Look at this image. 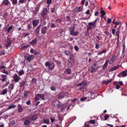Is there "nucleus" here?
Here are the masks:
<instances>
[{"mask_svg": "<svg viewBox=\"0 0 127 127\" xmlns=\"http://www.w3.org/2000/svg\"><path fill=\"white\" fill-rule=\"evenodd\" d=\"M52 2L51 0H47V4H50Z\"/></svg>", "mask_w": 127, "mask_h": 127, "instance_id": "obj_57", "label": "nucleus"}, {"mask_svg": "<svg viewBox=\"0 0 127 127\" xmlns=\"http://www.w3.org/2000/svg\"><path fill=\"white\" fill-rule=\"evenodd\" d=\"M7 89L5 88L2 90V92L0 93V95H4L7 93Z\"/></svg>", "mask_w": 127, "mask_h": 127, "instance_id": "obj_27", "label": "nucleus"}, {"mask_svg": "<svg viewBox=\"0 0 127 127\" xmlns=\"http://www.w3.org/2000/svg\"><path fill=\"white\" fill-rule=\"evenodd\" d=\"M64 53L67 56H69L70 55L69 58H71V56H73L72 55H71L70 52L67 50H65L64 51Z\"/></svg>", "mask_w": 127, "mask_h": 127, "instance_id": "obj_23", "label": "nucleus"}, {"mask_svg": "<svg viewBox=\"0 0 127 127\" xmlns=\"http://www.w3.org/2000/svg\"><path fill=\"white\" fill-rule=\"evenodd\" d=\"M44 123L45 124H48L49 123V121L48 119H43Z\"/></svg>", "mask_w": 127, "mask_h": 127, "instance_id": "obj_41", "label": "nucleus"}, {"mask_svg": "<svg viewBox=\"0 0 127 127\" xmlns=\"http://www.w3.org/2000/svg\"><path fill=\"white\" fill-rule=\"evenodd\" d=\"M26 0H19V3L22 4L26 2Z\"/></svg>", "mask_w": 127, "mask_h": 127, "instance_id": "obj_44", "label": "nucleus"}, {"mask_svg": "<svg viewBox=\"0 0 127 127\" xmlns=\"http://www.w3.org/2000/svg\"><path fill=\"white\" fill-rule=\"evenodd\" d=\"M64 93H61L59 94L57 96V98L59 99H61L64 98Z\"/></svg>", "mask_w": 127, "mask_h": 127, "instance_id": "obj_17", "label": "nucleus"}, {"mask_svg": "<svg viewBox=\"0 0 127 127\" xmlns=\"http://www.w3.org/2000/svg\"><path fill=\"white\" fill-rule=\"evenodd\" d=\"M0 72L7 75H8L9 74V73L8 72V71L7 70H5V68L2 70H1V71H0Z\"/></svg>", "mask_w": 127, "mask_h": 127, "instance_id": "obj_34", "label": "nucleus"}, {"mask_svg": "<svg viewBox=\"0 0 127 127\" xmlns=\"http://www.w3.org/2000/svg\"><path fill=\"white\" fill-rule=\"evenodd\" d=\"M83 7H77L75 8V10L76 12H78L81 11Z\"/></svg>", "mask_w": 127, "mask_h": 127, "instance_id": "obj_26", "label": "nucleus"}, {"mask_svg": "<svg viewBox=\"0 0 127 127\" xmlns=\"http://www.w3.org/2000/svg\"><path fill=\"white\" fill-rule=\"evenodd\" d=\"M112 80V79H111L110 80H108L107 81H104V83H105L106 85H108L109 83H111Z\"/></svg>", "mask_w": 127, "mask_h": 127, "instance_id": "obj_28", "label": "nucleus"}, {"mask_svg": "<svg viewBox=\"0 0 127 127\" xmlns=\"http://www.w3.org/2000/svg\"><path fill=\"white\" fill-rule=\"evenodd\" d=\"M89 123H92L94 125L95 123V121L94 120H90L89 121Z\"/></svg>", "mask_w": 127, "mask_h": 127, "instance_id": "obj_50", "label": "nucleus"}, {"mask_svg": "<svg viewBox=\"0 0 127 127\" xmlns=\"http://www.w3.org/2000/svg\"><path fill=\"white\" fill-rule=\"evenodd\" d=\"M10 3L9 1L8 0H4L2 2V3L5 5H8Z\"/></svg>", "mask_w": 127, "mask_h": 127, "instance_id": "obj_24", "label": "nucleus"}, {"mask_svg": "<svg viewBox=\"0 0 127 127\" xmlns=\"http://www.w3.org/2000/svg\"><path fill=\"white\" fill-rule=\"evenodd\" d=\"M41 25L40 24L39 26H37L35 29V33L38 35L40 31V29L41 26Z\"/></svg>", "mask_w": 127, "mask_h": 127, "instance_id": "obj_18", "label": "nucleus"}, {"mask_svg": "<svg viewBox=\"0 0 127 127\" xmlns=\"http://www.w3.org/2000/svg\"><path fill=\"white\" fill-rule=\"evenodd\" d=\"M111 19H108L107 21V24L110 23L111 22Z\"/></svg>", "mask_w": 127, "mask_h": 127, "instance_id": "obj_60", "label": "nucleus"}, {"mask_svg": "<svg viewBox=\"0 0 127 127\" xmlns=\"http://www.w3.org/2000/svg\"><path fill=\"white\" fill-rule=\"evenodd\" d=\"M45 65L46 67L48 66L49 69L51 70L53 69L55 66L54 64L53 63H49L48 62H46L45 64Z\"/></svg>", "mask_w": 127, "mask_h": 127, "instance_id": "obj_4", "label": "nucleus"}, {"mask_svg": "<svg viewBox=\"0 0 127 127\" xmlns=\"http://www.w3.org/2000/svg\"><path fill=\"white\" fill-rule=\"evenodd\" d=\"M5 67L3 65L0 66V71L1 70H2V69H3L5 68Z\"/></svg>", "mask_w": 127, "mask_h": 127, "instance_id": "obj_54", "label": "nucleus"}, {"mask_svg": "<svg viewBox=\"0 0 127 127\" xmlns=\"http://www.w3.org/2000/svg\"><path fill=\"white\" fill-rule=\"evenodd\" d=\"M108 62L109 61L108 60L106 61L104 65L102 66V69H105L106 68L108 63Z\"/></svg>", "mask_w": 127, "mask_h": 127, "instance_id": "obj_21", "label": "nucleus"}, {"mask_svg": "<svg viewBox=\"0 0 127 127\" xmlns=\"http://www.w3.org/2000/svg\"><path fill=\"white\" fill-rule=\"evenodd\" d=\"M87 99V97H84L81 98L80 100V101H84L85 100H86Z\"/></svg>", "mask_w": 127, "mask_h": 127, "instance_id": "obj_48", "label": "nucleus"}, {"mask_svg": "<svg viewBox=\"0 0 127 127\" xmlns=\"http://www.w3.org/2000/svg\"><path fill=\"white\" fill-rule=\"evenodd\" d=\"M70 34L72 35L76 36L78 34V32L77 31H73Z\"/></svg>", "mask_w": 127, "mask_h": 127, "instance_id": "obj_30", "label": "nucleus"}, {"mask_svg": "<svg viewBox=\"0 0 127 127\" xmlns=\"http://www.w3.org/2000/svg\"><path fill=\"white\" fill-rule=\"evenodd\" d=\"M56 11V9L54 8H51V12L52 13H53L54 12Z\"/></svg>", "mask_w": 127, "mask_h": 127, "instance_id": "obj_52", "label": "nucleus"}, {"mask_svg": "<svg viewBox=\"0 0 127 127\" xmlns=\"http://www.w3.org/2000/svg\"><path fill=\"white\" fill-rule=\"evenodd\" d=\"M51 27L52 28H55L56 27V26L54 23H51Z\"/></svg>", "mask_w": 127, "mask_h": 127, "instance_id": "obj_53", "label": "nucleus"}, {"mask_svg": "<svg viewBox=\"0 0 127 127\" xmlns=\"http://www.w3.org/2000/svg\"><path fill=\"white\" fill-rule=\"evenodd\" d=\"M115 31L116 30L115 29H113L112 30V33L113 35L115 34Z\"/></svg>", "mask_w": 127, "mask_h": 127, "instance_id": "obj_59", "label": "nucleus"}, {"mask_svg": "<svg viewBox=\"0 0 127 127\" xmlns=\"http://www.w3.org/2000/svg\"><path fill=\"white\" fill-rule=\"evenodd\" d=\"M39 97L41 98V99L43 100H44L46 99L45 95L44 94H37L35 97V100L36 101L38 100H39Z\"/></svg>", "mask_w": 127, "mask_h": 127, "instance_id": "obj_3", "label": "nucleus"}, {"mask_svg": "<svg viewBox=\"0 0 127 127\" xmlns=\"http://www.w3.org/2000/svg\"><path fill=\"white\" fill-rule=\"evenodd\" d=\"M119 66H115L111 68L110 69L111 71H114L117 68H118Z\"/></svg>", "mask_w": 127, "mask_h": 127, "instance_id": "obj_31", "label": "nucleus"}, {"mask_svg": "<svg viewBox=\"0 0 127 127\" xmlns=\"http://www.w3.org/2000/svg\"><path fill=\"white\" fill-rule=\"evenodd\" d=\"M98 68V65L97 64L94 63L91 66L90 68V72L91 73L93 72L95 70Z\"/></svg>", "mask_w": 127, "mask_h": 127, "instance_id": "obj_9", "label": "nucleus"}, {"mask_svg": "<svg viewBox=\"0 0 127 127\" xmlns=\"http://www.w3.org/2000/svg\"><path fill=\"white\" fill-rule=\"evenodd\" d=\"M88 24L89 26H91V27L92 28V29H94L95 27L96 24L92 22H89Z\"/></svg>", "mask_w": 127, "mask_h": 127, "instance_id": "obj_20", "label": "nucleus"}, {"mask_svg": "<svg viewBox=\"0 0 127 127\" xmlns=\"http://www.w3.org/2000/svg\"><path fill=\"white\" fill-rule=\"evenodd\" d=\"M34 54L35 56L37 58H39L41 56V55L39 52H35Z\"/></svg>", "mask_w": 127, "mask_h": 127, "instance_id": "obj_29", "label": "nucleus"}, {"mask_svg": "<svg viewBox=\"0 0 127 127\" xmlns=\"http://www.w3.org/2000/svg\"><path fill=\"white\" fill-rule=\"evenodd\" d=\"M29 46H30L29 45H26L24 46H23L22 47V49H25L28 47H29Z\"/></svg>", "mask_w": 127, "mask_h": 127, "instance_id": "obj_55", "label": "nucleus"}, {"mask_svg": "<svg viewBox=\"0 0 127 127\" xmlns=\"http://www.w3.org/2000/svg\"><path fill=\"white\" fill-rule=\"evenodd\" d=\"M120 26L117 29L116 34L117 36H118L119 35V33Z\"/></svg>", "mask_w": 127, "mask_h": 127, "instance_id": "obj_36", "label": "nucleus"}, {"mask_svg": "<svg viewBox=\"0 0 127 127\" xmlns=\"http://www.w3.org/2000/svg\"><path fill=\"white\" fill-rule=\"evenodd\" d=\"M75 29V27H72L69 28V30L70 31V34L73 31H74Z\"/></svg>", "mask_w": 127, "mask_h": 127, "instance_id": "obj_38", "label": "nucleus"}, {"mask_svg": "<svg viewBox=\"0 0 127 127\" xmlns=\"http://www.w3.org/2000/svg\"><path fill=\"white\" fill-rule=\"evenodd\" d=\"M117 56L115 55H113L110 60L109 63L110 64H113Z\"/></svg>", "mask_w": 127, "mask_h": 127, "instance_id": "obj_16", "label": "nucleus"}, {"mask_svg": "<svg viewBox=\"0 0 127 127\" xmlns=\"http://www.w3.org/2000/svg\"><path fill=\"white\" fill-rule=\"evenodd\" d=\"M66 18L67 20L68 21H70L71 20V18H70V16H66Z\"/></svg>", "mask_w": 127, "mask_h": 127, "instance_id": "obj_58", "label": "nucleus"}, {"mask_svg": "<svg viewBox=\"0 0 127 127\" xmlns=\"http://www.w3.org/2000/svg\"><path fill=\"white\" fill-rule=\"evenodd\" d=\"M18 108V112H20L22 111L23 110V108L22 105L19 104L17 106Z\"/></svg>", "mask_w": 127, "mask_h": 127, "instance_id": "obj_22", "label": "nucleus"}, {"mask_svg": "<svg viewBox=\"0 0 127 127\" xmlns=\"http://www.w3.org/2000/svg\"><path fill=\"white\" fill-rule=\"evenodd\" d=\"M13 78L15 82H18L19 81L21 80L22 78L19 76H18L16 74H15L13 76Z\"/></svg>", "mask_w": 127, "mask_h": 127, "instance_id": "obj_10", "label": "nucleus"}, {"mask_svg": "<svg viewBox=\"0 0 127 127\" xmlns=\"http://www.w3.org/2000/svg\"><path fill=\"white\" fill-rule=\"evenodd\" d=\"M16 107V106L14 105H11L9 106L8 108V109H11L13 108H15Z\"/></svg>", "mask_w": 127, "mask_h": 127, "instance_id": "obj_37", "label": "nucleus"}, {"mask_svg": "<svg viewBox=\"0 0 127 127\" xmlns=\"http://www.w3.org/2000/svg\"><path fill=\"white\" fill-rule=\"evenodd\" d=\"M0 76L2 78L1 80L2 82H4L6 80L7 76L6 75L2 74L0 75Z\"/></svg>", "mask_w": 127, "mask_h": 127, "instance_id": "obj_19", "label": "nucleus"}, {"mask_svg": "<svg viewBox=\"0 0 127 127\" xmlns=\"http://www.w3.org/2000/svg\"><path fill=\"white\" fill-rule=\"evenodd\" d=\"M11 41L10 39L9 38L7 39L5 42V46L7 47H8L10 46L11 45Z\"/></svg>", "mask_w": 127, "mask_h": 127, "instance_id": "obj_15", "label": "nucleus"}, {"mask_svg": "<svg viewBox=\"0 0 127 127\" xmlns=\"http://www.w3.org/2000/svg\"><path fill=\"white\" fill-rule=\"evenodd\" d=\"M74 61V60L72 58H69L68 64V66L69 67H71L73 66Z\"/></svg>", "mask_w": 127, "mask_h": 127, "instance_id": "obj_7", "label": "nucleus"}, {"mask_svg": "<svg viewBox=\"0 0 127 127\" xmlns=\"http://www.w3.org/2000/svg\"><path fill=\"white\" fill-rule=\"evenodd\" d=\"M8 88L10 90H12L13 89L14 86L12 84H11L9 85Z\"/></svg>", "mask_w": 127, "mask_h": 127, "instance_id": "obj_42", "label": "nucleus"}, {"mask_svg": "<svg viewBox=\"0 0 127 127\" xmlns=\"http://www.w3.org/2000/svg\"><path fill=\"white\" fill-rule=\"evenodd\" d=\"M37 40L35 38L34 40L30 42V44L32 45H35L37 43Z\"/></svg>", "mask_w": 127, "mask_h": 127, "instance_id": "obj_25", "label": "nucleus"}, {"mask_svg": "<svg viewBox=\"0 0 127 127\" xmlns=\"http://www.w3.org/2000/svg\"><path fill=\"white\" fill-rule=\"evenodd\" d=\"M12 2V4L13 5H15L17 4V0H10Z\"/></svg>", "mask_w": 127, "mask_h": 127, "instance_id": "obj_35", "label": "nucleus"}, {"mask_svg": "<svg viewBox=\"0 0 127 127\" xmlns=\"http://www.w3.org/2000/svg\"><path fill=\"white\" fill-rule=\"evenodd\" d=\"M30 52L31 53H34V52H35L34 51V50L32 49H31L30 51Z\"/></svg>", "mask_w": 127, "mask_h": 127, "instance_id": "obj_61", "label": "nucleus"}, {"mask_svg": "<svg viewBox=\"0 0 127 127\" xmlns=\"http://www.w3.org/2000/svg\"><path fill=\"white\" fill-rule=\"evenodd\" d=\"M28 29L27 30H29L32 28L31 23L28 24H27Z\"/></svg>", "mask_w": 127, "mask_h": 127, "instance_id": "obj_39", "label": "nucleus"}, {"mask_svg": "<svg viewBox=\"0 0 127 127\" xmlns=\"http://www.w3.org/2000/svg\"><path fill=\"white\" fill-rule=\"evenodd\" d=\"M25 57L26 60L29 62H30L34 58V56L33 55H30L27 53L25 54Z\"/></svg>", "mask_w": 127, "mask_h": 127, "instance_id": "obj_8", "label": "nucleus"}, {"mask_svg": "<svg viewBox=\"0 0 127 127\" xmlns=\"http://www.w3.org/2000/svg\"><path fill=\"white\" fill-rule=\"evenodd\" d=\"M18 67H17L16 68V70L17 73L18 74L19 76H21L23 75L25 73L23 69L20 70L19 71L18 70Z\"/></svg>", "mask_w": 127, "mask_h": 127, "instance_id": "obj_14", "label": "nucleus"}, {"mask_svg": "<svg viewBox=\"0 0 127 127\" xmlns=\"http://www.w3.org/2000/svg\"><path fill=\"white\" fill-rule=\"evenodd\" d=\"M13 28V26H10L9 28H8L7 30V32L9 33V32Z\"/></svg>", "mask_w": 127, "mask_h": 127, "instance_id": "obj_45", "label": "nucleus"}, {"mask_svg": "<svg viewBox=\"0 0 127 127\" xmlns=\"http://www.w3.org/2000/svg\"><path fill=\"white\" fill-rule=\"evenodd\" d=\"M39 21V19H34L32 21V24L33 27H36L38 25Z\"/></svg>", "mask_w": 127, "mask_h": 127, "instance_id": "obj_13", "label": "nucleus"}, {"mask_svg": "<svg viewBox=\"0 0 127 127\" xmlns=\"http://www.w3.org/2000/svg\"><path fill=\"white\" fill-rule=\"evenodd\" d=\"M85 13L87 15L89 14H90V10H87Z\"/></svg>", "mask_w": 127, "mask_h": 127, "instance_id": "obj_62", "label": "nucleus"}, {"mask_svg": "<svg viewBox=\"0 0 127 127\" xmlns=\"http://www.w3.org/2000/svg\"><path fill=\"white\" fill-rule=\"evenodd\" d=\"M56 21L57 23H60L61 22V20L60 19H58L56 20Z\"/></svg>", "mask_w": 127, "mask_h": 127, "instance_id": "obj_63", "label": "nucleus"}, {"mask_svg": "<svg viewBox=\"0 0 127 127\" xmlns=\"http://www.w3.org/2000/svg\"><path fill=\"white\" fill-rule=\"evenodd\" d=\"M109 117V116L108 115L105 114V116L104 117V120H107L108 119Z\"/></svg>", "mask_w": 127, "mask_h": 127, "instance_id": "obj_51", "label": "nucleus"}, {"mask_svg": "<svg viewBox=\"0 0 127 127\" xmlns=\"http://www.w3.org/2000/svg\"><path fill=\"white\" fill-rule=\"evenodd\" d=\"M61 111H63L66 108V107L64 105H62L61 106Z\"/></svg>", "mask_w": 127, "mask_h": 127, "instance_id": "obj_46", "label": "nucleus"}, {"mask_svg": "<svg viewBox=\"0 0 127 127\" xmlns=\"http://www.w3.org/2000/svg\"><path fill=\"white\" fill-rule=\"evenodd\" d=\"M100 13L101 14V15H100V17H101L104 16L105 14V11L102 10L100 11Z\"/></svg>", "mask_w": 127, "mask_h": 127, "instance_id": "obj_32", "label": "nucleus"}, {"mask_svg": "<svg viewBox=\"0 0 127 127\" xmlns=\"http://www.w3.org/2000/svg\"><path fill=\"white\" fill-rule=\"evenodd\" d=\"M48 28L47 26H42L41 29V33L42 34H45L47 32Z\"/></svg>", "mask_w": 127, "mask_h": 127, "instance_id": "obj_12", "label": "nucleus"}, {"mask_svg": "<svg viewBox=\"0 0 127 127\" xmlns=\"http://www.w3.org/2000/svg\"><path fill=\"white\" fill-rule=\"evenodd\" d=\"M29 93V92L28 91H25V92L24 94V96L25 97L27 96L28 95V93Z\"/></svg>", "mask_w": 127, "mask_h": 127, "instance_id": "obj_40", "label": "nucleus"}, {"mask_svg": "<svg viewBox=\"0 0 127 127\" xmlns=\"http://www.w3.org/2000/svg\"><path fill=\"white\" fill-rule=\"evenodd\" d=\"M127 76V70L122 71L118 75V76L119 77H124Z\"/></svg>", "mask_w": 127, "mask_h": 127, "instance_id": "obj_11", "label": "nucleus"}, {"mask_svg": "<svg viewBox=\"0 0 127 127\" xmlns=\"http://www.w3.org/2000/svg\"><path fill=\"white\" fill-rule=\"evenodd\" d=\"M36 119L35 116L33 115L29 116L24 118V120L25 121L24 124L25 125H28L30 124L32 121H34Z\"/></svg>", "mask_w": 127, "mask_h": 127, "instance_id": "obj_1", "label": "nucleus"}, {"mask_svg": "<svg viewBox=\"0 0 127 127\" xmlns=\"http://www.w3.org/2000/svg\"><path fill=\"white\" fill-rule=\"evenodd\" d=\"M52 104L53 107L59 108L60 106V103L59 101L56 100L53 102Z\"/></svg>", "mask_w": 127, "mask_h": 127, "instance_id": "obj_6", "label": "nucleus"}, {"mask_svg": "<svg viewBox=\"0 0 127 127\" xmlns=\"http://www.w3.org/2000/svg\"><path fill=\"white\" fill-rule=\"evenodd\" d=\"M46 24V21L44 20L43 22H42V24L43 25H45Z\"/></svg>", "mask_w": 127, "mask_h": 127, "instance_id": "obj_64", "label": "nucleus"}, {"mask_svg": "<svg viewBox=\"0 0 127 127\" xmlns=\"http://www.w3.org/2000/svg\"><path fill=\"white\" fill-rule=\"evenodd\" d=\"M57 88L54 86H52L50 87V89L52 91H55Z\"/></svg>", "mask_w": 127, "mask_h": 127, "instance_id": "obj_43", "label": "nucleus"}, {"mask_svg": "<svg viewBox=\"0 0 127 127\" xmlns=\"http://www.w3.org/2000/svg\"><path fill=\"white\" fill-rule=\"evenodd\" d=\"M42 2H43L42 1L37 3L36 5V6L35 8V9L33 11V12L34 15H36L37 14V12L39 11L41 6V5L42 4Z\"/></svg>", "mask_w": 127, "mask_h": 127, "instance_id": "obj_2", "label": "nucleus"}, {"mask_svg": "<svg viewBox=\"0 0 127 127\" xmlns=\"http://www.w3.org/2000/svg\"><path fill=\"white\" fill-rule=\"evenodd\" d=\"M93 29L92 28L91 26H87V31H88V32L89 30L91 29Z\"/></svg>", "mask_w": 127, "mask_h": 127, "instance_id": "obj_49", "label": "nucleus"}, {"mask_svg": "<svg viewBox=\"0 0 127 127\" xmlns=\"http://www.w3.org/2000/svg\"><path fill=\"white\" fill-rule=\"evenodd\" d=\"M40 15L43 17L42 19L45 20V16L47 14V9L46 8H44L42 11L40 13Z\"/></svg>", "mask_w": 127, "mask_h": 127, "instance_id": "obj_5", "label": "nucleus"}, {"mask_svg": "<svg viewBox=\"0 0 127 127\" xmlns=\"http://www.w3.org/2000/svg\"><path fill=\"white\" fill-rule=\"evenodd\" d=\"M75 50L76 51H78L79 50L78 47L77 46H75L74 47Z\"/></svg>", "mask_w": 127, "mask_h": 127, "instance_id": "obj_56", "label": "nucleus"}, {"mask_svg": "<svg viewBox=\"0 0 127 127\" xmlns=\"http://www.w3.org/2000/svg\"><path fill=\"white\" fill-rule=\"evenodd\" d=\"M66 74H70L71 73V70L69 69H67L65 71Z\"/></svg>", "mask_w": 127, "mask_h": 127, "instance_id": "obj_33", "label": "nucleus"}, {"mask_svg": "<svg viewBox=\"0 0 127 127\" xmlns=\"http://www.w3.org/2000/svg\"><path fill=\"white\" fill-rule=\"evenodd\" d=\"M82 84H82V86L84 88H85L86 86V83L85 82H83Z\"/></svg>", "mask_w": 127, "mask_h": 127, "instance_id": "obj_47", "label": "nucleus"}]
</instances>
